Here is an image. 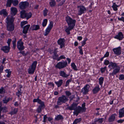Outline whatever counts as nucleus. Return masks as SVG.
Here are the masks:
<instances>
[{
  "instance_id": "nucleus-46",
  "label": "nucleus",
  "mask_w": 124,
  "mask_h": 124,
  "mask_svg": "<svg viewBox=\"0 0 124 124\" xmlns=\"http://www.w3.org/2000/svg\"><path fill=\"white\" fill-rule=\"evenodd\" d=\"M66 95L68 97L71 94V93L69 91H66L65 92Z\"/></svg>"
},
{
  "instance_id": "nucleus-60",
  "label": "nucleus",
  "mask_w": 124,
  "mask_h": 124,
  "mask_svg": "<svg viewBox=\"0 0 124 124\" xmlns=\"http://www.w3.org/2000/svg\"><path fill=\"white\" fill-rule=\"evenodd\" d=\"M3 67L1 65L0 66V72L1 73L2 72V71L3 70Z\"/></svg>"
},
{
  "instance_id": "nucleus-58",
  "label": "nucleus",
  "mask_w": 124,
  "mask_h": 124,
  "mask_svg": "<svg viewBox=\"0 0 124 124\" xmlns=\"http://www.w3.org/2000/svg\"><path fill=\"white\" fill-rule=\"evenodd\" d=\"M19 53H20L22 54L24 56H26L27 54L25 53L24 51L20 52Z\"/></svg>"
},
{
  "instance_id": "nucleus-55",
  "label": "nucleus",
  "mask_w": 124,
  "mask_h": 124,
  "mask_svg": "<svg viewBox=\"0 0 124 124\" xmlns=\"http://www.w3.org/2000/svg\"><path fill=\"white\" fill-rule=\"evenodd\" d=\"M22 93L19 90H18V92L16 93V95H17L18 97H19L20 95H21Z\"/></svg>"
},
{
  "instance_id": "nucleus-32",
  "label": "nucleus",
  "mask_w": 124,
  "mask_h": 124,
  "mask_svg": "<svg viewBox=\"0 0 124 124\" xmlns=\"http://www.w3.org/2000/svg\"><path fill=\"white\" fill-rule=\"evenodd\" d=\"M51 29L47 27L46 29L45 33L44 34L45 36H46L50 32Z\"/></svg>"
},
{
  "instance_id": "nucleus-64",
  "label": "nucleus",
  "mask_w": 124,
  "mask_h": 124,
  "mask_svg": "<svg viewBox=\"0 0 124 124\" xmlns=\"http://www.w3.org/2000/svg\"><path fill=\"white\" fill-rule=\"evenodd\" d=\"M123 121H124V120H120L117 121L118 123H122Z\"/></svg>"
},
{
  "instance_id": "nucleus-38",
  "label": "nucleus",
  "mask_w": 124,
  "mask_h": 124,
  "mask_svg": "<svg viewBox=\"0 0 124 124\" xmlns=\"http://www.w3.org/2000/svg\"><path fill=\"white\" fill-rule=\"evenodd\" d=\"M104 81V78L103 77H101L99 79V83L100 85H102Z\"/></svg>"
},
{
  "instance_id": "nucleus-47",
  "label": "nucleus",
  "mask_w": 124,
  "mask_h": 124,
  "mask_svg": "<svg viewBox=\"0 0 124 124\" xmlns=\"http://www.w3.org/2000/svg\"><path fill=\"white\" fill-rule=\"evenodd\" d=\"M103 121V118H99L97 119L96 121H98L99 122L101 123Z\"/></svg>"
},
{
  "instance_id": "nucleus-36",
  "label": "nucleus",
  "mask_w": 124,
  "mask_h": 124,
  "mask_svg": "<svg viewBox=\"0 0 124 124\" xmlns=\"http://www.w3.org/2000/svg\"><path fill=\"white\" fill-rule=\"evenodd\" d=\"M55 4V2L54 1H52L50 2V5L52 7L54 6Z\"/></svg>"
},
{
  "instance_id": "nucleus-28",
  "label": "nucleus",
  "mask_w": 124,
  "mask_h": 124,
  "mask_svg": "<svg viewBox=\"0 0 124 124\" xmlns=\"http://www.w3.org/2000/svg\"><path fill=\"white\" fill-rule=\"evenodd\" d=\"M63 117L62 115H57L55 118V120H56L58 121L60 120H62Z\"/></svg>"
},
{
  "instance_id": "nucleus-4",
  "label": "nucleus",
  "mask_w": 124,
  "mask_h": 124,
  "mask_svg": "<svg viewBox=\"0 0 124 124\" xmlns=\"http://www.w3.org/2000/svg\"><path fill=\"white\" fill-rule=\"evenodd\" d=\"M37 63L36 61L34 62L30 66L28 70V72L30 74H33L35 70Z\"/></svg>"
},
{
  "instance_id": "nucleus-54",
  "label": "nucleus",
  "mask_w": 124,
  "mask_h": 124,
  "mask_svg": "<svg viewBox=\"0 0 124 124\" xmlns=\"http://www.w3.org/2000/svg\"><path fill=\"white\" fill-rule=\"evenodd\" d=\"M37 102L38 103L40 104H41V105L42 104H43V103L44 104L43 102H42V101L40 100L39 99H38V100Z\"/></svg>"
},
{
  "instance_id": "nucleus-51",
  "label": "nucleus",
  "mask_w": 124,
  "mask_h": 124,
  "mask_svg": "<svg viewBox=\"0 0 124 124\" xmlns=\"http://www.w3.org/2000/svg\"><path fill=\"white\" fill-rule=\"evenodd\" d=\"M12 40L11 39H8L7 42V43H8V46H10V43L11 41Z\"/></svg>"
},
{
  "instance_id": "nucleus-20",
  "label": "nucleus",
  "mask_w": 124,
  "mask_h": 124,
  "mask_svg": "<svg viewBox=\"0 0 124 124\" xmlns=\"http://www.w3.org/2000/svg\"><path fill=\"white\" fill-rule=\"evenodd\" d=\"M60 75L63 78H67L69 76V75H67L64 71H60L59 72Z\"/></svg>"
},
{
  "instance_id": "nucleus-16",
  "label": "nucleus",
  "mask_w": 124,
  "mask_h": 124,
  "mask_svg": "<svg viewBox=\"0 0 124 124\" xmlns=\"http://www.w3.org/2000/svg\"><path fill=\"white\" fill-rule=\"evenodd\" d=\"M85 103L84 102L82 105V107H81L80 106H78L77 107L82 111V112H85L86 110V108L85 107Z\"/></svg>"
},
{
  "instance_id": "nucleus-35",
  "label": "nucleus",
  "mask_w": 124,
  "mask_h": 124,
  "mask_svg": "<svg viewBox=\"0 0 124 124\" xmlns=\"http://www.w3.org/2000/svg\"><path fill=\"white\" fill-rule=\"evenodd\" d=\"M12 4L14 6H16L18 4V0H13Z\"/></svg>"
},
{
  "instance_id": "nucleus-39",
  "label": "nucleus",
  "mask_w": 124,
  "mask_h": 124,
  "mask_svg": "<svg viewBox=\"0 0 124 124\" xmlns=\"http://www.w3.org/2000/svg\"><path fill=\"white\" fill-rule=\"evenodd\" d=\"M10 100L9 98H8L7 99H6V98H4L3 101V103H7Z\"/></svg>"
},
{
  "instance_id": "nucleus-43",
  "label": "nucleus",
  "mask_w": 124,
  "mask_h": 124,
  "mask_svg": "<svg viewBox=\"0 0 124 124\" xmlns=\"http://www.w3.org/2000/svg\"><path fill=\"white\" fill-rule=\"evenodd\" d=\"M5 93V90L3 87L0 89V94H3Z\"/></svg>"
},
{
  "instance_id": "nucleus-56",
  "label": "nucleus",
  "mask_w": 124,
  "mask_h": 124,
  "mask_svg": "<svg viewBox=\"0 0 124 124\" xmlns=\"http://www.w3.org/2000/svg\"><path fill=\"white\" fill-rule=\"evenodd\" d=\"M124 78V75H122L120 76L119 79L120 80H122Z\"/></svg>"
},
{
  "instance_id": "nucleus-49",
  "label": "nucleus",
  "mask_w": 124,
  "mask_h": 124,
  "mask_svg": "<svg viewBox=\"0 0 124 124\" xmlns=\"http://www.w3.org/2000/svg\"><path fill=\"white\" fill-rule=\"evenodd\" d=\"M75 98V96L74 95H72L69 97V98L70 99V101H71L73 99Z\"/></svg>"
},
{
  "instance_id": "nucleus-10",
  "label": "nucleus",
  "mask_w": 124,
  "mask_h": 124,
  "mask_svg": "<svg viewBox=\"0 0 124 124\" xmlns=\"http://www.w3.org/2000/svg\"><path fill=\"white\" fill-rule=\"evenodd\" d=\"M90 87L89 85H86L83 88L81 91V92L84 94H86L89 91V89Z\"/></svg>"
},
{
  "instance_id": "nucleus-33",
  "label": "nucleus",
  "mask_w": 124,
  "mask_h": 124,
  "mask_svg": "<svg viewBox=\"0 0 124 124\" xmlns=\"http://www.w3.org/2000/svg\"><path fill=\"white\" fill-rule=\"evenodd\" d=\"M118 6L116 5L115 3H113L112 7L113 8V10L115 11H117V7H118Z\"/></svg>"
},
{
  "instance_id": "nucleus-59",
  "label": "nucleus",
  "mask_w": 124,
  "mask_h": 124,
  "mask_svg": "<svg viewBox=\"0 0 124 124\" xmlns=\"http://www.w3.org/2000/svg\"><path fill=\"white\" fill-rule=\"evenodd\" d=\"M109 53L108 52H106L104 57H108L109 56Z\"/></svg>"
},
{
  "instance_id": "nucleus-13",
  "label": "nucleus",
  "mask_w": 124,
  "mask_h": 124,
  "mask_svg": "<svg viewBox=\"0 0 124 124\" xmlns=\"http://www.w3.org/2000/svg\"><path fill=\"white\" fill-rule=\"evenodd\" d=\"M10 47L8 46H2L1 48V50L5 53H8L9 51Z\"/></svg>"
},
{
  "instance_id": "nucleus-25",
  "label": "nucleus",
  "mask_w": 124,
  "mask_h": 124,
  "mask_svg": "<svg viewBox=\"0 0 124 124\" xmlns=\"http://www.w3.org/2000/svg\"><path fill=\"white\" fill-rule=\"evenodd\" d=\"M45 108V105L43 103L41 105L39 106L38 108L37 111L38 113H40L41 111V109L42 108Z\"/></svg>"
},
{
  "instance_id": "nucleus-14",
  "label": "nucleus",
  "mask_w": 124,
  "mask_h": 124,
  "mask_svg": "<svg viewBox=\"0 0 124 124\" xmlns=\"http://www.w3.org/2000/svg\"><path fill=\"white\" fill-rule=\"evenodd\" d=\"M121 48L119 47L118 48L113 49V50L114 53L117 55H120L121 54Z\"/></svg>"
},
{
  "instance_id": "nucleus-63",
  "label": "nucleus",
  "mask_w": 124,
  "mask_h": 124,
  "mask_svg": "<svg viewBox=\"0 0 124 124\" xmlns=\"http://www.w3.org/2000/svg\"><path fill=\"white\" fill-rule=\"evenodd\" d=\"M13 111H14V113H15V114H16L17 112L18 109L16 108H14V110Z\"/></svg>"
},
{
  "instance_id": "nucleus-22",
  "label": "nucleus",
  "mask_w": 124,
  "mask_h": 124,
  "mask_svg": "<svg viewBox=\"0 0 124 124\" xmlns=\"http://www.w3.org/2000/svg\"><path fill=\"white\" fill-rule=\"evenodd\" d=\"M116 115V114L112 115L110 116L108 119V121L109 122H112L114 121L115 117V116Z\"/></svg>"
},
{
  "instance_id": "nucleus-2",
  "label": "nucleus",
  "mask_w": 124,
  "mask_h": 124,
  "mask_svg": "<svg viewBox=\"0 0 124 124\" xmlns=\"http://www.w3.org/2000/svg\"><path fill=\"white\" fill-rule=\"evenodd\" d=\"M7 30L10 31H13L15 28L14 24L13 23L14 18L12 16H8L7 17Z\"/></svg>"
},
{
  "instance_id": "nucleus-27",
  "label": "nucleus",
  "mask_w": 124,
  "mask_h": 124,
  "mask_svg": "<svg viewBox=\"0 0 124 124\" xmlns=\"http://www.w3.org/2000/svg\"><path fill=\"white\" fill-rule=\"evenodd\" d=\"M55 83L57 85L58 87H59L61 86L62 83V80L61 79L58 82H55Z\"/></svg>"
},
{
  "instance_id": "nucleus-50",
  "label": "nucleus",
  "mask_w": 124,
  "mask_h": 124,
  "mask_svg": "<svg viewBox=\"0 0 124 124\" xmlns=\"http://www.w3.org/2000/svg\"><path fill=\"white\" fill-rule=\"evenodd\" d=\"M65 57L63 55L61 56L59 58L57 59L58 61H59L61 59H65Z\"/></svg>"
},
{
  "instance_id": "nucleus-5",
  "label": "nucleus",
  "mask_w": 124,
  "mask_h": 124,
  "mask_svg": "<svg viewBox=\"0 0 124 124\" xmlns=\"http://www.w3.org/2000/svg\"><path fill=\"white\" fill-rule=\"evenodd\" d=\"M68 97L65 95H62L59 98L57 101V104L61 105V103H65L68 100Z\"/></svg>"
},
{
  "instance_id": "nucleus-23",
  "label": "nucleus",
  "mask_w": 124,
  "mask_h": 124,
  "mask_svg": "<svg viewBox=\"0 0 124 124\" xmlns=\"http://www.w3.org/2000/svg\"><path fill=\"white\" fill-rule=\"evenodd\" d=\"M57 50V48H55L54 50V55L53 56V58L54 59H56L58 57V55L57 54V51L56 50Z\"/></svg>"
},
{
  "instance_id": "nucleus-37",
  "label": "nucleus",
  "mask_w": 124,
  "mask_h": 124,
  "mask_svg": "<svg viewBox=\"0 0 124 124\" xmlns=\"http://www.w3.org/2000/svg\"><path fill=\"white\" fill-rule=\"evenodd\" d=\"M9 70V69H7L5 70L6 72L8 73V74L7 75V76L8 77H10V76L11 73V71H10Z\"/></svg>"
},
{
  "instance_id": "nucleus-17",
  "label": "nucleus",
  "mask_w": 124,
  "mask_h": 124,
  "mask_svg": "<svg viewBox=\"0 0 124 124\" xmlns=\"http://www.w3.org/2000/svg\"><path fill=\"white\" fill-rule=\"evenodd\" d=\"M119 117L121 118L124 116V108L119 110Z\"/></svg>"
},
{
  "instance_id": "nucleus-19",
  "label": "nucleus",
  "mask_w": 124,
  "mask_h": 124,
  "mask_svg": "<svg viewBox=\"0 0 124 124\" xmlns=\"http://www.w3.org/2000/svg\"><path fill=\"white\" fill-rule=\"evenodd\" d=\"M10 9L11 11V14L14 16L15 15L17 12L16 8H15L12 7Z\"/></svg>"
},
{
  "instance_id": "nucleus-30",
  "label": "nucleus",
  "mask_w": 124,
  "mask_h": 124,
  "mask_svg": "<svg viewBox=\"0 0 124 124\" xmlns=\"http://www.w3.org/2000/svg\"><path fill=\"white\" fill-rule=\"evenodd\" d=\"M100 88L99 87H96L93 90V91L94 93L95 94L97 93L100 90Z\"/></svg>"
},
{
  "instance_id": "nucleus-6",
  "label": "nucleus",
  "mask_w": 124,
  "mask_h": 124,
  "mask_svg": "<svg viewBox=\"0 0 124 124\" xmlns=\"http://www.w3.org/2000/svg\"><path fill=\"white\" fill-rule=\"evenodd\" d=\"M67 64L66 61L59 62L57 63L55 67L59 69H61L66 67Z\"/></svg>"
},
{
  "instance_id": "nucleus-31",
  "label": "nucleus",
  "mask_w": 124,
  "mask_h": 124,
  "mask_svg": "<svg viewBox=\"0 0 124 124\" xmlns=\"http://www.w3.org/2000/svg\"><path fill=\"white\" fill-rule=\"evenodd\" d=\"M3 14L4 15L6 16L7 15V13L5 9H3L0 12V15Z\"/></svg>"
},
{
  "instance_id": "nucleus-24",
  "label": "nucleus",
  "mask_w": 124,
  "mask_h": 124,
  "mask_svg": "<svg viewBox=\"0 0 124 124\" xmlns=\"http://www.w3.org/2000/svg\"><path fill=\"white\" fill-rule=\"evenodd\" d=\"M81 112H82V111L77 107L76 109L73 112V114L74 115H76V116H77L78 114Z\"/></svg>"
},
{
  "instance_id": "nucleus-29",
  "label": "nucleus",
  "mask_w": 124,
  "mask_h": 124,
  "mask_svg": "<svg viewBox=\"0 0 124 124\" xmlns=\"http://www.w3.org/2000/svg\"><path fill=\"white\" fill-rule=\"evenodd\" d=\"M13 0H7L6 4L7 7H10L11 4L12 3Z\"/></svg>"
},
{
  "instance_id": "nucleus-26",
  "label": "nucleus",
  "mask_w": 124,
  "mask_h": 124,
  "mask_svg": "<svg viewBox=\"0 0 124 124\" xmlns=\"http://www.w3.org/2000/svg\"><path fill=\"white\" fill-rule=\"evenodd\" d=\"M108 67L110 68H111V67L114 68L117 67V65L116 63L111 62L108 66Z\"/></svg>"
},
{
  "instance_id": "nucleus-3",
  "label": "nucleus",
  "mask_w": 124,
  "mask_h": 124,
  "mask_svg": "<svg viewBox=\"0 0 124 124\" xmlns=\"http://www.w3.org/2000/svg\"><path fill=\"white\" fill-rule=\"evenodd\" d=\"M21 18H26L27 19L30 18L32 16V14L30 12L27 13L25 10H23L20 12Z\"/></svg>"
},
{
  "instance_id": "nucleus-18",
  "label": "nucleus",
  "mask_w": 124,
  "mask_h": 124,
  "mask_svg": "<svg viewBox=\"0 0 124 124\" xmlns=\"http://www.w3.org/2000/svg\"><path fill=\"white\" fill-rule=\"evenodd\" d=\"M39 29V25H33L31 26L30 29L32 30H36Z\"/></svg>"
},
{
  "instance_id": "nucleus-34",
  "label": "nucleus",
  "mask_w": 124,
  "mask_h": 124,
  "mask_svg": "<svg viewBox=\"0 0 124 124\" xmlns=\"http://www.w3.org/2000/svg\"><path fill=\"white\" fill-rule=\"evenodd\" d=\"M47 22V20L46 19H45L44 20L42 24L43 27H44L46 26Z\"/></svg>"
},
{
  "instance_id": "nucleus-11",
  "label": "nucleus",
  "mask_w": 124,
  "mask_h": 124,
  "mask_svg": "<svg viewBox=\"0 0 124 124\" xmlns=\"http://www.w3.org/2000/svg\"><path fill=\"white\" fill-rule=\"evenodd\" d=\"M77 105L78 104L73 103L71 106H68L66 109H69L70 110H74L75 111L77 108Z\"/></svg>"
},
{
  "instance_id": "nucleus-62",
  "label": "nucleus",
  "mask_w": 124,
  "mask_h": 124,
  "mask_svg": "<svg viewBox=\"0 0 124 124\" xmlns=\"http://www.w3.org/2000/svg\"><path fill=\"white\" fill-rule=\"evenodd\" d=\"M116 72L115 71V70H114L113 71V72L112 73H110V75H114L116 74Z\"/></svg>"
},
{
  "instance_id": "nucleus-9",
  "label": "nucleus",
  "mask_w": 124,
  "mask_h": 124,
  "mask_svg": "<svg viewBox=\"0 0 124 124\" xmlns=\"http://www.w3.org/2000/svg\"><path fill=\"white\" fill-rule=\"evenodd\" d=\"M78 8H79V9L78 11V15H81L82 14L84 13V11L86 10V9L83 6H78Z\"/></svg>"
},
{
  "instance_id": "nucleus-40",
  "label": "nucleus",
  "mask_w": 124,
  "mask_h": 124,
  "mask_svg": "<svg viewBox=\"0 0 124 124\" xmlns=\"http://www.w3.org/2000/svg\"><path fill=\"white\" fill-rule=\"evenodd\" d=\"M71 66L74 70H77L76 66L74 63H72L71 64Z\"/></svg>"
},
{
  "instance_id": "nucleus-57",
  "label": "nucleus",
  "mask_w": 124,
  "mask_h": 124,
  "mask_svg": "<svg viewBox=\"0 0 124 124\" xmlns=\"http://www.w3.org/2000/svg\"><path fill=\"white\" fill-rule=\"evenodd\" d=\"M65 2V1L63 0L61 1L60 3L58 4V6H61Z\"/></svg>"
},
{
  "instance_id": "nucleus-42",
  "label": "nucleus",
  "mask_w": 124,
  "mask_h": 124,
  "mask_svg": "<svg viewBox=\"0 0 124 124\" xmlns=\"http://www.w3.org/2000/svg\"><path fill=\"white\" fill-rule=\"evenodd\" d=\"M48 10L46 8H45V9L43 11V14L44 16H46L47 15V13Z\"/></svg>"
},
{
  "instance_id": "nucleus-41",
  "label": "nucleus",
  "mask_w": 124,
  "mask_h": 124,
  "mask_svg": "<svg viewBox=\"0 0 124 124\" xmlns=\"http://www.w3.org/2000/svg\"><path fill=\"white\" fill-rule=\"evenodd\" d=\"M53 22L52 21H50V24L47 27L51 29L53 27Z\"/></svg>"
},
{
  "instance_id": "nucleus-7",
  "label": "nucleus",
  "mask_w": 124,
  "mask_h": 124,
  "mask_svg": "<svg viewBox=\"0 0 124 124\" xmlns=\"http://www.w3.org/2000/svg\"><path fill=\"white\" fill-rule=\"evenodd\" d=\"M29 5V3L27 1L22 2L19 4V7L21 9L25 8Z\"/></svg>"
},
{
  "instance_id": "nucleus-12",
  "label": "nucleus",
  "mask_w": 124,
  "mask_h": 124,
  "mask_svg": "<svg viewBox=\"0 0 124 124\" xmlns=\"http://www.w3.org/2000/svg\"><path fill=\"white\" fill-rule=\"evenodd\" d=\"M65 40L64 39H60L58 40L57 43L58 44L60 45V48H62L64 46V42Z\"/></svg>"
},
{
  "instance_id": "nucleus-1",
  "label": "nucleus",
  "mask_w": 124,
  "mask_h": 124,
  "mask_svg": "<svg viewBox=\"0 0 124 124\" xmlns=\"http://www.w3.org/2000/svg\"><path fill=\"white\" fill-rule=\"evenodd\" d=\"M66 21L68 23V27L67 26L65 27V31L67 34L69 35L70 34V31L72 29L75 25L76 21L68 16L66 17Z\"/></svg>"
},
{
  "instance_id": "nucleus-44",
  "label": "nucleus",
  "mask_w": 124,
  "mask_h": 124,
  "mask_svg": "<svg viewBox=\"0 0 124 124\" xmlns=\"http://www.w3.org/2000/svg\"><path fill=\"white\" fill-rule=\"evenodd\" d=\"M28 22L27 21H25L22 22L21 23V26L22 28L23 27V26L25 24L27 23Z\"/></svg>"
},
{
  "instance_id": "nucleus-52",
  "label": "nucleus",
  "mask_w": 124,
  "mask_h": 124,
  "mask_svg": "<svg viewBox=\"0 0 124 124\" xmlns=\"http://www.w3.org/2000/svg\"><path fill=\"white\" fill-rule=\"evenodd\" d=\"M118 19L119 20L122 21L124 23V17H122L121 18L118 17Z\"/></svg>"
},
{
  "instance_id": "nucleus-48",
  "label": "nucleus",
  "mask_w": 124,
  "mask_h": 124,
  "mask_svg": "<svg viewBox=\"0 0 124 124\" xmlns=\"http://www.w3.org/2000/svg\"><path fill=\"white\" fill-rule=\"evenodd\" d=\"M7 109V108L6 107L4 106V107H2V110H3V112H6V109Z\"/></svg>"
},
{
  "instance_id": "nucleus-45",
  "label": "nucleus",
  "mask_w": 124,
  "mask_h": 124,
  "mask_svg": "<svg viewBox=\"0 0 124 124\" xmlns=\"http://www.w3.org/2000/svg\"><path fill=\"white\" fill-rule=\"evenodd\" d=\"M79 49H80L79 50V53L81 54L82 55L83 54V53L82 52V46H79L78 47Z\"/></svg>"
},
{
  "instance_id": "nucleus-61",
  "label": "nucleus",
  "mask_w": 124,
  "mask_h": 124,
  "mask_svg": "<svg viewBox=\"0 0 124 124\" xmlns=\"http://www.w3.org/2000/svg\"><path fill=\"white\" fill-rule=\"evenodd\" d=\"M109 63V62L108 61L106 60L105 61L104 63L105 65H107Z\"/></svg>"
},
{
  "instance_id": "nucleus-21",
  "label": "nucleus",
  "mask_w": 124,
  "mask_h": 124,
  "mask_svg": "<svg viewBox=\"0 0 124 124\" xmlns=\"http://www.w3.org/2000/svg\"><path fill=\"white\" fill-rule=\"evenodd\" d=\"M30 25L28 24L25 26L23 27V33L24 34H26L27 32L28 31L30 27Z\"/></svg>"
},
{
  "instance_id": "nucleus-15",
  "label": "nucleus",
  "mask_w": 124,
  "mask_h": 124,
  "mask_svg": "<svg viewBox=\"0 0 124 124\" xmlns=\"http://www.w3.org/2000/svg\"><path fill=\"white\" fill-rule=\"evenodd\" d=\"M114 38L119 40H121L124 38L123 35L121 32H119L117 35Z\"/></svg>"
},
{
  "instance_id": "nucleus-8",
  "label": "nucleus",
  "mask_w": 124,
  "mask_h": 124,
  "mask_svg": "<svg viewBox=\"0 0 124 124\" xmlns=\"http://www.w3.org/2000/svg\"><path fill=\"white\" fill-rule=\"evenodd\" d=\"M22 40L21 39H20L17 42V47L20 51L24 49V47L23 45V43L22 41Z\"/></svg>"
},
{
  "instance_id": "nucleus-53",
  "label": "nucleus",
  "mask_w": 124,
  "mask_h": 124,
  "mask_svg": "<svg viewBox=\"0 0 124 124\" xmlns=\"http://www.w3.org/2000/svg\"><path fill=\"white\" fill-rule=\"evenodd\" d=\"M120 70V68L119 67H118L116 68V69H115L114 70L117 73L119 72Z\"/></svg>"
}]
</instances>
